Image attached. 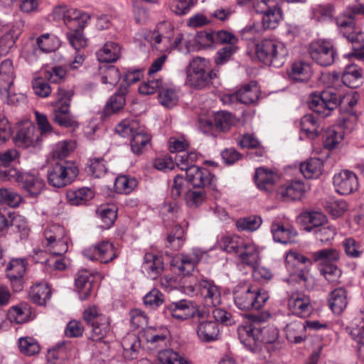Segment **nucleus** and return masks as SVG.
Here are the masks:
<instances>
[{"label":"nucleus","instance_id":"f257e3e1","mask_svg":"<svg viewBox=\"0 0 364 364\" xmlns=\"http://www.w3.org/2000/svg\"><path fill=\"white\" fill-rule=\"evenodd\" d=\"M268 314H257L252 316V321L238 328L241 343L250 352L259 354L263 350V343H273L279 336V331L274 326L261 328L259 324L268 317Z\"/></svg>","mask_w":364,"mask_h":364},{"label":"nucleus","instance_id":"f03ea898","mask_svg":"<svg viewBox=\"0 0 364 364\" xmlns=\"http://www.w3.org/2000/svg\"><path fill=\"white\" fill-rule=\"evenodd\" d=\"M323 80L327 84L328 88L321 93H313L309 101L311 109L322 117L329 116L332 111L338 107L343 100H348L350 96L344 95L336 88L340 85V75L333 72L323 75Z\"/></svg>","mask_w":364,"mask_h":364},{"label":"nucleus","instance_id":"7ed1b4c3","mask_svg":"<svg viewBox=\"0 0 364 364\" xmlns=\"http://www.w3.org/2000/svg\"><path fill=\"white\" fill-rule=\"evenodd\" d=\"M288 54L284 43L277 39H263L255 45V55L258 60L274 68L282 67Z\"/></svg>","mask_w":364,"mask_h":364},{"label":"nucleus","instance_id":"20e7f679","mask_svg":"<svg viewBox=\"0 0 364 364\" xmlns=\"http://www.w3.org/2000/svg\"><path fill=\"white\" fill-rule=\"evenodd\" d=\"M268 299L264 290L250 284L237 286L233 291L235 304L241 310L259 309Z\"/></svg>","mask_w":364,"mask_h":364},{"label":"nucleus","instance_id":"39448f33","mask_svg":"<svg viewBox=\"0 0 364 364\" xmlns=\"http://www.w3.org/2000/svg\"><path fill=\"white\" fill-rule=\"evenodd\" d=\"M186 84L196 89L208 86L215 77L210 61L204 58L196 57L190 61L186 69Z\"/></svg>","mask_w":364,"mask_h":364},{"label":"nucleus","instance_id":"423d86ee","mask_svg":"<svg viewBox=\"0 0 364 364\" xmlns=\"http://www.w3.org/2000/svg\"><path fill=\"white\" fill-rule=\"evenodd\" d=\"M83 319L92 327L89 339L97 342L99 346H105L102 341L109 331L111 318L101 314L98 307L92 305L85 309Z\"/></svg>","mask_w":364,"mask_h":364},{"label":"nucleus","instance_id":"0eeeda50","mask_svg":"<svg viewBox=\"0 0 364 364\" xmlns=\"http://www.w3.org/2000/svg\"><path fill=\"white\" fill-rule=\"evenodd\" d=\"M183 291L190 296L200 292L208 306H216L221 303L220 289L211 281L202 279L198 284H196V279L191 277L188 282H184Z\"/></svg>","mask_w":364,"mask_h":364},{"label":"nucleus","instance_id":"6e6552de","mask_svg":"<svg viewBox=\"0 0 364 364\" xmlns=\"http://www.w3.org/2000/svg\"><path fill=\"white\" fill-rule=\"evenodd\" d=\"M73 95L72 90L59 87L56 93V100L51 102L55 107L53 112V121L63 127H74L76 121L70 113V103Z\"/></svg>","mask_w":364,"mask_h":364},{"label":"nucleus","instance_id":"1a4fd4ad","mask_svg":"<svg viewBox=\"0 0 364 364\" xmlns=\"http://www.w3.org/2000/svg\"><path fill=\"white\" fill-rule=\"evenodd\" d=\"M50 18L56 21H62L68 29L76 27H86L90 19L87 12L70 7L65 4H60L53 8Z\"/></svg>","mask_w":364,"mask_h":364},{"label":"nucleus","instance_id":"9d476101","mask_svg":"<svg viewBox=\"0 0 364 364\" xmlns=\"http://www.w3.org/2000/svg\"><path fill=\"white\" fill-rule=\"evenodd\" d=\"M78 174V168L71 161L56 163L48 171L47 177L50 185L62 188L71 183Z\"/></svg>","mask_w":364,"mask_h":364},{"label":"nucleus","instance_id":"9b49d317","mask_svg":"<svg viewBox=\"0 0 364 364\" xmlns=\"http://www.w3.org/2000/svg\"><path fill=\"white\" fill-rule=\"evenodd\" d=\"M356 14L364 15V5L355 6L336 19L340 33L352 43L360 41V30L355 27V22Z\"/></svg>","mask_w":364,"mask_h":364},{"label":"nucleus","instance_id":"f8f14e48","mask_svg":"<svg viewBox=\"0 0 364 364\" xmlns=\"http://www.w3.org/2000/svg\"><path fill=\"white\" fill-rule=\"evenodd\" d=\"M166 311L173 318L179 321L192 317L203 319L206 314L205 310L199 309L193 301L187 299H181L167 304Z\"/></svg>","mask_w":364,"mask_h":364},{"label":"nucleus","instance_id":"ddd939ff","mask_svg":"<svg viewBox=\"0 0 364 364\" xmlns=\"http://www.w3.org/2000/svg\"><path fill=\"white\" fill-rule=\"evenodd\" d=\"M309 52L312 60L321 66L331 65L335 60L336 51L330 41H314L309 46Z\"/></svg>","mask_w":364,"mask_h":364},{"label":"nucleus","instance_id":"4468645a","mask_svg":"<svg viewBox=\"0 0 364 364\" xmlns=\"http://www.w3.org/2000/svg\"><path fill=\"white\" fill-rule=\"evenodd\" d=\"M206 252L199 249H193L188 254H181L173 257L171 260V265L173 270L183 275H188L192 272L196 264L202 259Z\"/></svg>","mask_w":364,"mask_h":364},{"label":"nucleus","instance_id":"2eb2a0df","mask_svg":"<svg viewBox=\"0 0 364 364\" xmlns=\"http://www.w3.org/2000/svg\"><path fill=\"white\" fill-rule=\"evenodd\" d=\"M143 77V70L132 69L126 71L121 77L122 82L120 83L117 92L115 93V112L122 109L126 102L125 95L128 92V87L133 83L139 82Z\"/></svg>","mask_w":364,"mask_h":364},{"label":"nucleus","instance_id":"dca6fc26","mask_svg":"<svg viewBox=\"0 0 364 364\" xmlns=\"http://www.w3.org/2000/svg\"><path fill=\"white\" fill-rule=\"evenodd\" d=\"M287 306L293 314L299 317L309 316L312 310L309 296L298 291L288 294Z\"/></svg>","mask_w":364,"mask_h":364},{"label":"nucleus","instance_id":"f3484780","mask_svg":"<svg viewBox=\"0 0 364 364\" xmlns=\"http://www.w3.org/2000/svg\"><path fill=\"white\" fill-rule=\"evenodd\" d=\"M333 185L341 195L353 193L358 188V179L355 173L349 170H343L333 176Z\"/></svg>","mask_w":364,"mask_h":364},{"label":"nucleus","instance_id":"a211bd4d","mask_svg":"<svg viewBox=\"0 0 364 364\" xmlns=\"http://www.w3.org/2000/svg\"><path fill=\"white\" fill-rule=\"evenodd\" d=\"M114 43L107 42L97 53V60L100 63H105L100 66V71L102 75L101 82L103 84L108 83V78L112 79V71L114 62Z\"/></svg>","mask_w":364,"mask_h":364},{"label":"nucleus","instance_id":"6ab92c4d","mask_svg":"<svg viewBox=\"0 0 364 364\" xmlns=\"http://www.w3.org/2000/svg\"><path fill=\"white\" fill-rule=\"evenodd\" d=\"M14 173L13 176H17L16 180L19 185L23 188L31 196H36L39 195L45 187L44 181L40 177L29 173H18L16 170H9V174L11 175Z\"/></svg>","mask_w":364,"mask_h":364},{"label":"nucleus","instance_id":"aec40b11","mask_svg":"<svg viewBox=\"0 0 364 364\" xmlns=\"http://www.w3.org/2000/svg\"><path fill=\"white\" fill-rule=\"evenodd\" d=\"M26 269L25 259H13L6 267V276L15 291L23 289V279Z\"/></svg>","mask_w":364,"mask_h":364},{"label":"nucleus","instance_id":"412c9836","mask_svg":"<svg viewBox=\"0 0 364 364\" xmlns=\"http://www.w3.org/2000/svg\"><path fill=\"white\" fill-rule=\"evenodd\" d=\"M83 255L90 260H99L102 263H107L114 259L113 243L104 241L83 250Z\"/></svg>","mask_w":364,"mask_h":364},{"label":"nucleus","instance_id":"4be33fe9","mask_svg":"<svg viewBox=\"0 0 364 364\" xmlns=\"http://www.w3.org/2000/svg\"><path fill=\"white\" fill-rule=\"evenodd\" d=\"M38 141V132H36L35 126L30 122L24 123L18 130L15 136L16 144L23 148L35 146Z\"/></svg>","mask_w":364,"mask_h":364},{"label":"nucleus","instance_id":"5701e85b","mask_svg":"<svg viewBox=\"0 0 364 364\" xmlns=\"http://www.w3.org/2000/svg\"><path fill=\"white\" fill-rule=\"evenodd\" d=\"M207 314L203 319L198 318L196 331L198 338L203 342H211L218 338V325L216 321L206 320Z\"/></svg>","mask_w":364,"mask_h":364},{"label":"nucleus","instance_id":"b1692460","mask_svg":"<svg viewBox=\"0 0 364 364\" xmlns=\"http://www.w3.org/2000/svg\"><path fill=\"white\" fill-rule=\"evenodd\" d=\"M95 276L85 269L77 272L75 278V286L78 289L80 299H87L94 291Z\"/></svg>","mask_w":364,"mask_h":364},{"label":"nucleus","instance_id":"393cba45","mask_svg":"<svg viewBox=\"0 0 364 364\" xmlns=\"http://www.w3.org/2000/svg\"><path fill=\"white\" fill-rule=\"evenodd\" d=\"M141 269L147 277L151 279H156L164 270L162 258L151 252L146 253Z\"/></svg>","mask_w":364,"mask_h":364},{"label":"nucleus","instance_id":"a878e982","mask_svg":"<svg viewBox=\"0 0 364 364\" xmlns=\"http://www.w3.org/2000/svg\"><path fill=\"white\" fill-rule=\"evenodd\" d=\"M232 122L233 119L230 113L221 111L215 115L214 124L210 120L201 121L200 128L205 134L209 133L214 126L221 131H226L232 125Z\"/></svg>","mask_w":364,"mask_h":364},{"label":"nucleus","instance_id":"bb28decb","mask_svg":"<svg viewBox=\"0 0 364 364\" xmlns=\"http://www.w3.org/2000/svg\"><path fill=\"white\" fill-rule=\"evenodd\" d=\"M187 181L193 187L203 188L211 183L213 176L206 168L198 166H191L186 172Z\"/></svg>","mask_w":364,"mask_h":364},{"label":"nucleus","instance_id":"cd10ccee","mask_svg":"<svg viewBox=\"0 0 364 364\" xmlns=\"http://www.w3.org/2000/svg\"><path fill=\"white\" fill-rule=\"evenodd\" d=\"M237 255L240 262L252 268H255L259 259L258 247L250 239H247Z\"/></svg>","mask_w":364,"mask_h":364},{"label":"nucleus","instance_id":"c85d7f7f","mask_svg":"<svg viewBox=\"0 0 364 364\" xmlns=\"http://www.w3.org/2000/svg\"><path fill=\"white\" fill-rule=\"evenodd\" d=\"M279 176L274 171L264 167H259L255 171V183L260 190H272Z\"/></svg>","mask_w":364,"mask_h":364},{"label":"nucleus","instance_id":"c756f323","mask_svg":"<svg viewBox=\"0 0 364 364\" xmlns=\"http://www.w3.org/2000/svg\"><path fill=\"white\" fill-rule=\"evenodd\" d=\"M16 77L13 62L4 60L0 64V93H5L7 89H12Z\"/></svg>","mask_w":364,"mask_h":364},{"label":"nucleus","instance_id":"7c9ffc66","mask_svg":"<svg viewBox=\"0 0 364 364\" xmlns=\"http://www.w3.org/2000/svg\"><path fill=\"white\" fill-rule=\"evenodd\" d=\"M304 192V183L295 181L279 187L277 193L283 200L287 201L301 199Z\"/></svg>","mask_w":364,"mask_h":364},{"label":"nucleus","instance_id":"2f4dec72","mask_svg":"<svg viewBox=\"0 0 364 364\" xmlns=\"http://www.w3.org/2000/svg\"><path fill=\"white\" fill-rule=\"evenodd\" d=\"M178 90L173 85L164 82L160 87L159 100L164 107L171 108L176 106L178 102Z\"/></svg>","mask_w":364,"mask_h":364},{"label":"nucleus","instance_id":"473e14b6","mask_svg":"<svg viewBox=\"0 0 364 364\" xmlns=\"http://www.w3.org/2000/svg\"><path fill=\"white\" fill-rule=\"evenodd\" d=\"M271 232L275 242L288 244L294 242L297 235L296 231L291 227H285L279 223H272Z\"/></svg>","mask_w":364,"mask_h":364},{"label":"nucleus","instance_id":"72a5a7b5","mask_svg":"<svg viewBox=\"0 0 364 364\" xmlns=\"http://www.w3.org/2000/svg\"><path fill=\"white\" fill-rule=\"evenodd\" d=\"M123 348L122 356L126 360H132L137 358L140 349V341L134 333H128L122 341Z\"/></svg>","mask_w":364,"mask_h":364},{"label":"nucleus","instance_id":"f704fd0d","mask_svg":"<svg viewBox=\"0 0 364 364\" xmlns=\"http://www.w3.org/2000/svg\"><path fill=\"white\" fill-rule=\"evenodd\" d=\"M330 309L335 314H341L348 304L347 291L344 288H337L333 290L328 299Z\"/></svg>","mask_w":364,"mask_h":364},{"label":"nucleus","instance_id":"c9c22d12","mask_svg":"<svg viewBox=\"0 0 364 364\" xmlns=\"http://www.w3.org/2000/svg\"><path fill=\"white\" fill-rule=\"evenodd\" d=\"M289 77L294 82H306L312 75L311 65L304 61L294 63L288 73Z\"/></svg>","mask_w":364,"mask_h":364},{"label":"nucleus","instance_id":"e433bc0d","mask_svg":"<svg viewBox=\"0 0 364 364\" xmlns=\"http://www.w3.org/2000/svg\"><path fill=\"white\" fill-rule=\"evenodd\" d=\"M95 196L93 191L87 187H82L78 189H70L67 191L66 198L68 203L73 205H80L85 204L87 201L92 200Z\"/></svg>","mask_w":364,"mask_h":364},{"label":"nucleus","instance_id":"4c0bfd02","mask_svg":"<svg viewBox=\"0 0 364 364\" xmlns=\"http://www.w3.org/2000/svg\"><path fill=\"white\" fill-rule=\"evenodd\" d=\"M51 291L46 283H38L30 288L28 297L30 300L40 306H43L50 299Z\"/></svg>","mask_w":364,"mask_h":364},{"label":"nucleus","instance_id":"58836bf2","mask_svg":"<svg viewBox=\"0 0 364 364\" xmlns=\"http://www.w3.org/2000/svg\"><path fill=\"white\" fill-rule=\"evenodd\" d=\"M312 262H316L320 267L334 264L339 259V252L333 248L318 250L311 253Z\"/></svg>","mask_w":364,"mask_h":364},{"label":"nucleus","instance_id":"ea45409f","mask_svg":"<svg viewBox=\"0 0 364 364\" xmlns=\"http://www.w3.org/2000/svg\"><path fill=\"white\" fill-rule=\"evenodd\" d=\"M341 80L348 87H358L362 84L361 70L355 65L347 66L342 75Z\"/></svg>","mask_w":364,"mask_h":364},{"label":"nucleus","instance_id":"a19ab883","mask_svg":"<svg viewBox=\"0 0 364 364\" xmlns=\"http://www.w3.org/2000/svg\"><path fill=\"white\" fill-rule=\"evenodd\" d=\"M151 141V136L141 128H139L132 135L131 149L136 155L141 154Z\"/></svg>","mask_w":364,"mask_h":364},{"label":"nucleus","instance_id":"79ce46f5","mask_svg":"<svg viewBox=\"0 0 364 364\" xmlns=\"http://www.w3.org/2000/svg\"><path fill=\"white\" fill-rule=\"evenodd\" d=\"M168 331L165 328H146L144 330V336L148 343L157 346L166 345Z\"/></svg>","mask_w":364,"mask_h":364},{"label":"nucleus","instance_id":"37998d69","mask_svg":"<svg viewBox=\"0 0 364 364\" xmlns=\"http://www.w3.org/2000/svg\"><path fill=\"white\" fill-rule=\"evenodd\" d=\"M7 317L12 323H23L31 319V311L27 304L14 306L9 309Z\"/></svg>","mask_w":364,"mask_h":364},{"label":"nucleus","instance_id":"c03bdc74","mask_svg":"<svg viewBox=\"0 0 364 364\" xmlns=\"http://www.w3.org/2000/svg\"><path fill=\"white\" fill-rule=\"evenodd\" d=\"M302 218L306 223L304 230L309 232H313L315 228H320L328 223L326 216L318 211L304 213Z\"/></svg>","mask_w":364,"mask_h":364},{"label":"nucleus","instance_id":"a18cd8bd","mask_svg":"<svg viewBox=\"0 0 364 364\" xmlns=\"http://www.w3.org/2000/svg\"><path fill=\"white\" fill-rule=\"evenodd\" d=\"M323 169L322 161L319 159H311L301 164L300 171L306 178H318Z\"/></svg>","mask_w":364,"mask_h":364},{"label":"nucleus","instance_id":"49530a36","mask_svg":"<svg viewBox=\"0 0 364 364\" xmlns=\"http://www.w3.org/2000/svg\"><path fill=\"white\" fill-rule=\"evenodd\" d=\"M301 130L310 139L316 137L321 129L318 119L313 114L304 115L300 121Z\"/></svg>","mask_w":364,"mask_h":364},{"label":"nucleus","instance_id":"de8ad7c7","mask_svg":"<svg viewBox=\"0 0 364 364\" xmlns=\"http://www.w3.org/2000/svg\"><path fill=\"white\" fill-rule=\"evenodd\" d=\"M238 102L245 105L255 102L259 98V88L256 82L243 86L237 91Z\"/></svg>","mask_w":364,"mask_h":364},{"label":"nucleus","instance_id":"09e8293b","mask_svg":"<svg viewBox=\"0 0 364 364\" xmlns=\"http://www.w3.org/2000/svg\"><path fill=\"white\" fill-rule=\"evenodd\" d=\"M247 239L242 238L237 235H227L224 236L220 242V247L228 253L237 254L240 250L242 248L246 242Z\"/></svg>","mask_w":364,"mask_h":364},{"label":"nucleus","instance_id":"8fccbe9b","mask_svg":"<svg viewBox=\"0 0 364 364\" xmlns=\"http://www.w3.org/2000/svg\"><path fill=\"white\" fill-rule=\"evenodd\" d=\"M85 27H76L68 29L66 33L67 38L70 46L76 50H79L87 46V39L83 35L82 30Z\"/></svg>","mask_w":364,"mask_h":364},{"label":"nucleus","instance_id":"3c124183","mask_svg":"<svg viewBox=\"0 0 364 364\" xmlns=\"http://www.w3.org/2000/svg\"><path fill=\"white\" fill-rule=\"evenodd\" d=\"M282 18V13L278 6L263 14L262 23L264 30L276 28Z\"/></svg>","mask_w":364,"mask_h":364},{"label":"nucleus","instance_id":"603ef678","mask_svg":"<svg viewBox=\"0 0 364 364\" xmlns=\"http://www.w3.org/2000/svg\"><path fill=\"white\" fill-rule=\"evenodd\" d=\"M136 186V178L128 175H120L115 178V193L128 194Z\"/></svg>","mask_w":364,"mask_h":364},{"label":"nucleus","instance_id":"864d4df0","mask_svg":"<svg viewBox=\"0 0 364 364\" xmlns=\"http://www.w3.org/2000/svg\"><path fill=\"white\" fill-rule=\"evenodd\" d=\"M347 330L351 338L360 346L364 344V318H355L351 321Z\"/></svg>","mask_w":364,"mask_h":364},{"label":"nucleus","instance_id":"5fc2aeb1","mask_svg":"<svg viewBox=\"0 0 364 364\" xmlns=\"http://www.w3.org/2000/svg\"><path fill=\"white\" fill-rule=\"evenodd\" d=\"M161 364H191L186 358L171 349L159 351Z\"/></svg>","mask_w":364,"mask_h":364},{"label":"nucleus","instance_id":"6e6d98bb","mask_svg":"<svg viewBox=\"0 0 364 364\" xmlns=\"http://www.w3.org/2000/svg\"><path fill=\"white\" fill-rule=\"evenodd\" d=\"M161 364H191L186 358L171 349L159 351Z\"/></svg>","mask_w":364,"mask_h":364},{"label":"nucleus","instance_id":"4d7b16f0","mask_svg":"<svg viewBox=\"0 0 364 364\" xmlns=\"http://www.w3.org/2000/svg\"><path fill=\"white\" fill-rule=\"evenodd\" d=\"M100 218L102 225L101 227L105 229L110 228L114 224V205L102 204L96 210Z\"/></svg>","mask_w":364,"mask_h":364},{"label":"nucleus","instance_id":"13d9d810","mask_svg":"<svg viewBox=\"0 0 364 364\" xmlns=\"http://www.w3.org/2000/svg\"><path fill=\"white\" fill-rule=\"evenodd\" d=\"M262 223V218L257 215L240 218L236 220L235 225L240 231H255L257 230Z\"/></svg>","mask_w":364,"mask_h":364},{"label":"nucleus","instance_id":"bf43d9fd","mask_svg":"<svg viewBox=\"0 0 364 364\" xmlns=\"http://www.w3.org/2000/svg\"><path fill=\"white\" fill-rule=\"evenodd\" d=\"M36 44L42 51L48 53L55 50L59 46V40L54 35L44 33L36 38Z\"/></svg>","mask_w":364,"mask_h":364},{"label":"nucleus","instance_id":"052dcab7","mask_svg":"<svg viewBox=\"0 0 364 364\" xmlns=\"http://www.w3.org/2000/svg\"><path fill=\"white\" fill-rule=\"evenodd\" d=\"M21 200V196L16 192L9 188H0V205L16 208Z\"/></svg>","mask_w":364,"mask_h":364},{"label":"nucleus","instance_id":"680f3d73","mask_svg":"<svg viewBox=\"0 0 364 364\" xmlns=\"http://www.w3.org/2000/svg\"><path fill=\"white\" fill-rule=\"evenodd\" d=\"M306 326L300 321H294L286 326V333L289 341L299 343L303 341V336L301 334L304 331Z\"/></svg>","mask_w":364,"mask_h":364},{"label":"nucleus","instance_id":"e2e57ef3","mask_svg":"<svg viewBox=\"0 0 364 364\" xmlns=\"http://www.w3.org/2000/svg\"><path fill=\"white\" fill-rule=\"evenodd\" d=\"M65 235V230L63 226L57 224L48 226L44 231L46 245H50L58 240L64 238Z\"/></svg>","mask_w":364,"mask_h":364},{"label":"nucleus","instance_id":"0e129e2a","mask_svg":"<svg viewBox=\"0 0 364 364\" xmlns=\"http://www.w3.org/2000/svg\"><path fill=\"white\" fill-rule=\"evenodd\" d=\"M76 147L74 141H62L57 143L53 150V156L56 159H63L68 156Z\"/></svg>","mask_w":364,"mask_h":364},{"label":"nucleus","instance_id":"69168bd1","mask_svg":"<svg viewBox=\"0 0 364 364\" xmlns=\"http://www.w3.org/2000/svg\"><path fill=\"white\" fill-rule=\"evenodd\" d=\"M193 0H168L170 10L178 16L186 15L193 6Z\"/></svg>","mask_w":364,"mask_h":364},{"label":"nucleus","instance_id":"338daca9","mask_svg":"<svg viewBox=\"0 0 364 364\" xmlns=\"http://www.w3.org/2000/svg\"><path fill=\"white\" fill-rule=\"evenodd\" d=\"M312 233L317 240L321 242H327L333 239L336 230L333 225L327 223L320 228H315Z\"/></svg>","mask_w":364,"mask_h":364},{"label":"nucleus","instance_id":"774afa93","mask_svg":"<svg viewBox=\"0 0 364 364\" xmlns=\"http://www.w3.org/2000/svg\"><path fill=\"white\" fill-rule=\"evenodd\" d=\"M18 346L20 351L26 355H33L40 351L38 342L31 337L21 338Z\"/></svg>","mask_w":364,"mask_h":364}]
</instances>
